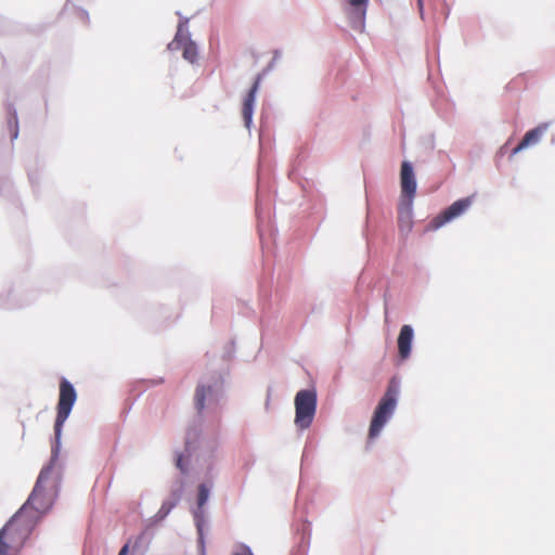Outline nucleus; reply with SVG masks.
<instances>
[{
	"instance_id": "1",
	"label": "nucleus",
	"mask_w": 555,
	"mask_h": 555,
	"mask_svg": "<svg viewBox=\"0 0 555 555\" xmlns=\"http://www.w3.org/2000/svg\"><path fill=\"white\" fill-rule=\"evenodd\" d=\"M397 395H398V388L395 385V383H390L385 395L380 399L378 405L376 406L370 429H369V438L374 439L376 438L380 430L383 429L384 425L387 423V421L392 415L396 405H397Z\"/></svg>"
},
{
	"instance_id": "17",
	"label": "nucleus",
	"mask_w": 555,
	"mask_h": 555,
	"mask_svg": "<svg viewBox=\"0 0 555 555\" xmlns=\"http://www.w3.org/2000/svg\"><path fill=\"white\" fill-rule=\"evenodd\" d=\"M418 4L422 5V0H418Z\"/></svg>"
},
{
	"instance_id": "4",
	"label": "nucleus",
	"mask_w": 555,
	"mask_h": 555,
	"mask_svg": "<svg viewBox=\"0 0 555 555\" xmlns=\"http://www.w3.org/2000/svg\"><path fill=\"white\" fill-rule=\"evenodd\" d=\"M475 195L455 201L452 205L436 216L427 225L428 231H435L446 223L464 215L473 205Z\"/></svg>"
},
{
	"instance_id": "7",
	"label": "nucleus",
	"mask_w": 555,
	"mask_h": 555,
	"mask_svg": "<svg viewBox=\"0 0 555 555\" xmlns=\"http://www.w3.org/2000/svg\"><path fill=\"white\" fill-rule=\"evenodd\" d=\"M413 227V202L400 201L398 207V228L400 232L408 234Z\"/></svg>"
},
{
	"instance_id": "9",
	"label": "nucleus",
	"mask_w": 555,
	"mask_h": 555,
	"mask_svg": "<svg viewBox=\"0 0 555 555\" xmlns=\"http://www.w3.org/2000/svg\"><path fill=\"white\" fill-rule=\"evenodd\" d=\"M547 128H548L547 124H541L538 127L529 130L524 135V138L521 139L519 144L513 150V155L519 153L520 151H522L524 149H526L530 145L538 143L539 140L541 139V137L543 135V133L547 130Z\"/></svg>"
},
{
	"instance_id": "6",
	"label": "nucleus",
	"mask_w": 555,
	"mask_h": 555,
	"mask_svg": "<svg viewBox=\"0 0 555 555\" xmlns=\"http://www.w3.org/2000/svg\"><path fill=\"white\" fill-rule=\"evenodd\" d=\"M400 185H401L400 201L413 202V198L416 193V180H415L413 167L409 162H403L401 164Z\"/></svg>"
},
{
	"instance_id": "3",
	"label": "nucleus",
	"mask_w": 555,
	"mask_h": 555,
	"mask_svg": "<svg viewBox=\"0 0 555 555\" xmlns=\"http://www.w3.org/2000/svg\"><path fill=\"white\" fill-rule=\"evenodd\" d=\"M317 393L313 390H300L295 397V424L301 429L308 428L315 414Z\"/></svg>"
},
{
	"instance_id": "5",
	"label": "nucleus",
	"mask_w": 555,
	"mask_h": 555,
	"mask_svg": "<svg viewBox=\"0 0 555 555\" xmlns=\"http://www.w3.org/2000/svg\"><path fill=\"white\" fill-rule=\"evenodd\" d=\"M171 51L182 50V56L190 63H195L197 60V47L191 40L190 34L183 24H180L175 36V39L168 44Z\"/></svg>"
},
{
	"instance_id": "10",
	"label": "nucleus",
	"mask_w": 555,
	"mask_h": 555,
	"mask_svg": "<svg viewBox=\"0 0 555 555\" xmlns=\"http://www.w3.org/2000/svg\"><path fill=\"white\" fill-rule=\"evenodd\" d=\"M413 340V328L410 325H403L398 336V350L401 359H406L411 353Z\"/></svg>"
},
{
	"instance_id": "11",
	"label": "nucleus",
	"mask_w": 555,
	"mask_h": 555,
	"mask_svg": "<svg viewBox=\"0 0 555 555\" xmlns=\"http://www.w3.org/2000/svg\"><path fill=\"white\" fill-rule=\"evenodd\" d=\"M212 393V385L199 382L195 389L194 404L198 413H202L206 405V399Z\"/></svg>"
},
{
	"instance_id": "8",
	"label": "nucleus",
	"mask_w": 555,
	"mask_h": 555,
	"mask_svg": "<svg viewBox=\"0 0 555 555\" xmlns=\"http://www.w3.org/2000/svg\"><path fill=\"white\" fill-rule=\"evenodd\" d=\"M259 82H260V78L258 77L255 80L253 87L250 88V90L248 91V93L246 94V96L244 98V101H243L242 116H243L244 124L247 128H249V126L251 124L254 103H255L256 93L259 88Z\"/></svg>"
},
{
	"instance_id": "16",
	"label": "nucleus",
	"mask_w": 555,
	"mask_h": 555,
	"mask_svg": "<svg viewBox=\"0 0 555 555\" xmlns=\"http://www.w3.org/2000/svg\"><path fill=\"white\" fill-rule=\"evenodd\" d=\"M128 550H129V545H128V544H125V545L121 547V550L119 551L118 555H127Z\"/></svg>"
},
{
	"instance_id": "12",
	"label": "nucleus",
	"mask_w": 555,
	"mask_h": 555,
	"mask_svg": "<svg viewBox=\"0 0 555 555\" xmlns=\"http://www.w3.org/2000/svg\"><path fill=\"white\" fill-rule=\"evenodd\" d=\"M209 489L205 485L198 487V506L202 507L208 500Z\"/></svg>"
},
{
	"instance_id": "13",
	"label": "nucleus",
	"mask_w": 555,
	"mask_h": 555,
	"mask_svg": "<svg viewBox=\"0 0 555 555\" xmlns=\"http://www.w3.org/2000/svg\"><path fill=\"white\" fill-rule=\"evenodd\" d=\"M369 0H348V3L356 9L362 10V14L365 13Z\"/></svg>"
},
{
	"instance_id": "14",
	"label": "nucleus",
	"mask_w": 555,
	"mask_h": 555,
	"mask_svg": "<svg viewBox=\"0 0 555 555\" xmlns=\"http://www.w3.org/2000/svg\"><path fill=\"white\" fill-rule=\"evenodd\" d=\"M232 555H255L249 546L245 544L238 545L237 550Z\"/></svg>"
},
{
	"instance_id": "15",
	"label": "nucleus",
	"mask_w": 555,
	"mask_h": 555,
	"mask_svg": "<svg viewBox=\"0 0 555 555\" xmlns=\"http://www.w3.org/2000/svg\"><path fill=\"white\" fill-rule=\"evenodd\" d=\"M177 466L182 470L185 472V467L183 466V455H179L177 459Z\"/></svg>"
},
{
	"instance_id": "2",
	"label": "nucleus",
	"mask_w": 555,
	"mask_h": 555,
	"mask_svg": "<svg viewBox=\"0 0 555 555\" xmlns=\"http://www.w3.org/2000/svg\"><path fill=\"white\" fill-rule=\"evenodd\" d=\"M77 400V392L74 386L65 378L60 382V393L56 405V418L54 424L55 437L59 439L62 426L69 416Z\"/></svg>"
}]
</instances>
